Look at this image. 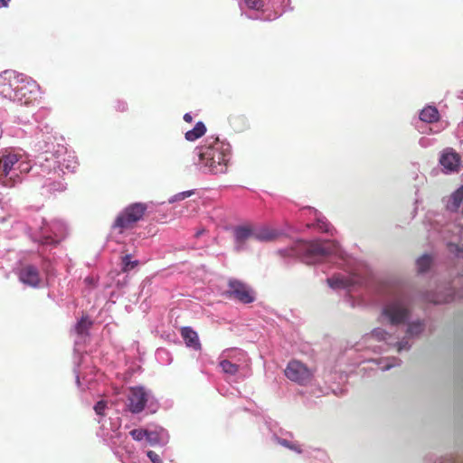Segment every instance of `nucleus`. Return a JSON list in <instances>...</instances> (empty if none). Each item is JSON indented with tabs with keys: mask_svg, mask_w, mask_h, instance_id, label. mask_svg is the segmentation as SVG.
I'll list each match as a JSON object with an SVG mask.
<instances>
[{
	"mask_svg": "<svg viewBox=\"0 0 463 463\" xmlns=\"http://www.w3.org/2000/svg\"><path fill=\"white\" fill-rule=\"evenodd\" d=\"M340 251L338 243L335 241H298L289 249L279 250L284 256H295L304 262L310 264L321 257L336 255Z\"/></svg>",
	"mask_w": 463,
	"mask_h": 463,
	"instance_id": "f257e3e1",
	"label": "nucleus"
},
{
	"mask_svg": "<svg viewBox=\"0 0 463 463\" xmlns=\"http://www.w3.org/2000/svg\"><path fill=\"white\" fill-rule=\"evenodd\" d=\"M199 160L214 174L222 173L230 160V146L219 137H209L199 148Z\"/></svg>",
	"mask_w": 463,
	"mask_h": 463,
	"instance_id": "f03ea898",
	"label": "nucleus"
},
{
	"mask_svg": "<svg viewBox=\"0 0 463 463\" xmlns=\"http://www.w3.org/2000/svg\"><path fill=\"white\" fill-rule=\"evenodd\" d=\"M147 205L144 203H134L127 206L115 219L112 228L122 233L125 230L132 229L137 222L143 219Z\"/></svg>",
	"mask_w": 463,
	"mask_h": 463,
	"instance_id": "7ed1b4c3",
	"label": "nucleus"
},
{
	"mask_svg": "<svg viewBox=\"0 0 463 463\" xmlns=\"http://www.w3.org/2000/svg\"><path fill=\"white\" fill-rule=\"evenodd\" d=\"M284 373L288 380L299 385L308 384L314 377V371L312 369L295 359L288 362Z\"/></svg>",
	"mask_w": 463,
	"mask_h": 463,
	"instance_id": "20e7f679",
	"label": "nucleus"
},
{
	"mask_svg": "<svg viewBox=\"0 0 463 463\" xmlns=\"http://www.w3.org/2000/svg\"><path fill=\"white\" fill-rule=\"evenodd\" d=\"M38 85L35 80L25 78L24 75H19V82L15 88V97L14 102L21 104H29L35 96V91Z\"/></svg>",
	"mask_w": 463,
	"mask_h": 463,
	"instance_id": "39448f33",
	"label": "nucleus"
},
{
	"mask_svg": "<svg viewBox=\"0 0 463 463\" xmlns=\"http://www.w3.org/2000/svg\"><path fill=\"white\" fill-rule=\"evenodd\" d=\"M226 295L243 304H250L255 300L254 293L245 283L238 279H230Z\"/></svg>",
	"mask_w": 463,
	"mask_h": 463,
	"instance_id": "423d86ee",
	"label": "nucleus"
},
{
	"mask_svg": "<svg viewBox=\"0 0 463 463\" xmlns=\"http://www.w3.org/2000/svg\"><path fill=\"white\" fill-rule=\"evenodd\" d=\"M148 400L145 388L135 386L129 388L128 394V409L131 413L137 414L144 411Z\"/></svg>",
	"mask_w": 463,
	"mask_h": 463,
	"instance_id": "0eeeda50",
	"label": "nucleus"
},
{
	"mask_svg": "<svg viewBox=\"0 0 463 463\" xmlns=\"http://www.w3.org/2000/svg\"><path fill=\"white\" fill-rule=\"evenodd\" d=\"M19 75L13 71H5L0 73V95L4 99L14 100L15 88L19 82Z\"/></svg>",
	"mask_w": 463,
	"mask_h": 463,
	"instance_id": "6e6552de",
	"label": "nucleus"
},
{
	"mask_svg": "<svg viewBox=\"0 0 463 463\" xmlns=\"http://www.w3.org/2000/svg\"><path fill=\"white\" fill-rule=\"evenodd\" d=\"M392 325H399L405 322L408 317L409 311L402 301L396 300L388 304L383 311Z\"/></svg>",
	"mask_w": 463,
	"mask_h": 463,
	"instance_id": "1a4fd4ad",
	"label": "nucleus"
},
{
	"mask_svg": "<svg viewBox=\"0 0 463 463\" xmlns=\"http://www.w3.org/2000/svg\"><path fill=\"white\" fill-rule=\"evenodd\" d=\"M439 164L447 172H458L459 170L460 156L452 148H447L439 157Z\"/></svg>",
	"mask_w": 463,
	"mask_h": 463,
	"instance_id": "9d476101",
	"label": "nucleus"
},
{
	"mask_svg": "<svg viewBox=\"0 0 463 463\" xmlns=\"http://www.w3.org/2000/svg\"><path fill=\"white\" fill-rule=\"evenodd\" d=\"M20 280L28 286L36 288L40 286L41 276L36 267L33 265H25L19 272Z\"/></svg>",
	"mask_w": 463,
	"mask_h": 463,
	"instance_id": "9b49d317",
	"label": "nucleus"
},
{
	"mask_svg": "<svg viewBox=\"0 0 463 463\" xmlns=\"http://www.w3.org/2000/svg\"><path fill=\"white\" fill-rule=\"evenodd\" d=\"M181 335L186 345L196 351L201 350L202 345L199 341L197 333L190 326L181 328Z\"/></svg>",
	"mask_w": 463,
	"mask_h": 463,
	"instance_id": "f8f14e48",
	"label": "nucleus"
},
{
	"mask_svg": "<svg viewBox=\"0 0 463 463\" xmlns=\"http://www.w3.org/2000/svg\"><path fill=\"white\" fill-rule=\"evenodd\" d=\"M463 202V184L453 192L446 201V208L452 212L457 213Z\"/></svg>",
	"mask_w": 463,
	"mask_h": 463,
	"instance_id": "ddd939ff",
	"label": "nucleus"
},
{
	"mask_svg": "<svg viewBox=\"0 0 463 463\" xmlns=\"http://www.w3.org/2000/svg\"><path fill=\"white\" fill-rule=\"evenodd\" d=\"M20 156L16 154H8L0 157V176H7L14 165L19 162Z\"/></svg>",
	"mask_w": 463,
	"mask_h": 463,
	"instance_id": "4468645a",
	"label": "nucleus"
},
{
	"mask_svg": "<svg viewBox=\"0 0 463 463\" xmlns=\"http://www.w3.org/2000/svg\"><path fill=\"white\" fill-rule=\"evenodd\" d=\"M232 350L228 349L222 353V355L225 358L220 361L219 365L224 373L229 375H235L239 372V365L229 361V358L233 357L232 355Z\"/></svg>",
	"mask_w": 463,
	"mask_h": 463,
	"instance_id": "2eb2a0df",
	"label": "nucleus"
},
{
	"mask_svg": "<svg viewBox=\"0 0 463 463\" xmlns=\"http://www.w3.org/2000/svg\"><path fill=\"white\" fill-rule=\"evenodd\" d=\"M234 236L238 248H241L248 240L254 239V230L248 226H239L234 230Z\"/></svg>",
	"mask_w": 463,
	"mask_h": 463,
	"instance_id": "dca6fc26",
	"label": "nucleus"
},
{
	"mask_svg": "<svg viewBox=\"0 0 463 463\" xmlns=\"http://www.w3.org/2000/svg\"><path fill=\"white\" fill-rule=\"evenodd\" d=\"M280 233L269 227H261L254 230V239L260 241H271L279 238Z\"/></svg>",
	"mask_w": 463,
	"mask_h": 463,
	"instance_id": "f3484780",
	"label": "nucleus"
},
{
	"mask_svg": "<svg viewBox=\"0 0 463 463\" xmlns=\"http://www.w3.org/2000/svg\"><path fill=\"white\" fill-rule=\"evenodd\" d=\"M420 119L427 123L437 122L439 119V110L435 107L428 106L420 111Z\"/></svg>",
	"mask_w": 463,
	"mask_h": 463,
	"instance_id": "a211bd4d",
	"label": "nucleus"
},
{
	"mask_svg": "<svg viewBox=\"0 0 463 463\" xmlns=\"http://www.w3.org/2000/svg\"><path fill=\"white\" fill-rule=\"evenodd\" d=\"M328 286L332 288H345L351 285L349 279L342 275H334L326 279Z\"/></svg>",
	"mask_w": 463,
	"mask_h": 463,
	"instance_id": "6ab92c4d",
	"label": "nucleus"
},
{
	"mask_svg": "<svg viewBox=\"0 0 463 463\" xmlns=\"http://www.w3.org/2000/svg\"><path fill=\"white\" fill-rule=\"evenodd\" d=\"M206 132V127L203 122H197L192 130L185 133V139L194 141L203 137Z\"/></svg>",
	"mask_w": 463,
	"mask_h": 463,
	"instance_id": "aec40b11",
	"label": "nucleus"
},
{
	"mask_svg": "<svg viewBox=\"0 0 463 463\" xmlns=\"http://www.w3.org/2000/svg\"><path fill=\"white\" fill-rule=\"evenodd\" d=\"M228 120L235 130L240 131L246 127V118L241 115H230Z\"/></svg>",
	"mask_w": 463,
	"mask_h": 463,
	"instance_id": "412c9836",
	"label": "nucleus"
},
{
	"mask_svg": "<svg viewBox=\"0 0 463 463\" xmlns=\"http://www.w3.org/2000/svg\"><path fill=\"white\" fill-rule=\"evenodd\" d=\"M121 263H122V268H121L122 272H128V271L132 270L133 269H135L139 264L138 260H131L130 254H127V255L123 256L121 259Z\"/></svg>",
	"mask_w": 463,
	"mask_h": 463,
	"instance_id": "4be33fe9",
	"label": "nucleus"
},
{
	"mask_svg": "<svg viewBox=\"0 0 463 463\" xmlns=\"http://www.w3.org/2000/svg\"><path fill=\"white\" fill-rule=\"evenodd\" d=\"M432 263V259L430 255H422L417 260V268L419 272L427 271Z\"/></svg>",
	"mask_w": 463,
	"mask_h": 463,
	"instance_id": "5701e85b",
	"label": "nucleus"
},
{
	"mask_svg": "<svg viewBox=\"0 0 463 463\" xmlns=\"http://www.w3.org/2000/svg\"><path fill=\"white\" fill-rule=\"evenodd\" d=\"M92 323L88 317H82L76 325V331L79 335H83L87 333Z\"/></svg>",
	"mask_w": 463,
	"mask_h": 463,
	"instance_id": "b1692460",
	"label": "nucleus"
},
{
	"mask_svg": "<svg viewBox=\"0 0 463 463\" xmlns=\"http://www.w3.org/2000/svg\"><path fill=\"white\" fill-rule=\"evenodd\" d=\"M278 442L279 444H280L281 446L285 447V448H288L291 450H294L298 453H301L302 452V449H300V447L297 444H293L291 443L290 441L285 439H278Z\"/></svg>",
	"mask_w": 463,
	"mask_h": 463,
	"instance_id": "393cba45",
	"label": "nucleus"
},
{
	"mask_svg": "<svg viewBox=\"0 0 463 463\" xmlns=\"http://www.w3.org/2000/svg\"><path fill=\"white\" fill-rule=\"evenodd\" d=\"M129 434L133 438V439L140 441L144 438H146V434H147V430L134 429L129 432Z\"/></svg>",
	"mask_w": 463,
	"mask_h": 463,
	"instance_id": "a878e982",
	"label": "nucleus"
},
{
	"mask_svg": "<svg viewBox=\"0 0 463 463\" xmlns=\"http://www.w3.org/2000/svg\"><path fill=\"white\" fill-rule=\"evenodd\" d=\"M194 194L193 190L178 193L169 199V203H175L177 201L184 200Z\"/></svg>",
	"mask_w": 463,
	"mask_h": 463,
	"instance_id": "bb28decb",
	"label": "nucleus"
},
{
	"mask_svg": "<svg viewBox=\"0 0 463 463\" xmlns=\"http://www.w3.org/2000/svg\"><path fill=\"white\" fill-rule=\"evenodd\" d=\"M448 249L450 253H453L456 258L463 260V249L455 243H449Z\"/></svg>",
	"mask_w": 463,
	"mask_h": 463,
	"instance_id": "cd10ccee",
	"label": "nucleus"
},
{
	"mask_svg": "<svg viewBox=\"0 0 463 463\" xmlns=\"http://www.w3.org/2000/svg\"><path fill=\"white\" fill-rule=\"evenodd\" d=\"M423 330V325L420 322L411 323L408 326V334L418 335Z\"/></svg>",
	"mask_w": 463,
	"mask_h": 463,
	"instance_id": "c85d7f7f",
	"label": "nucleus"
},
{
	"mask_svg": "<svg viewBox=\"0 0 463 463\" xmlns=\"http://www.w3.org/2000/svg\"><path fill=\"white\" fill-rule=\"evenodd\" d=\"M107 409V402L99 401L94 406L95 412L99 416L105 415V411Z\"/></svg>",
	"mask_w": 463,
	"mask_h": 463,
	"instance_id": "c756f323",
	"label": "nucleus"
},
{
	"mask_svg": "<svg viewBox=\"0 0 463 463\" xmlns=\"http://www.w3.org/2000/svg\"><path fill=\"white\" fill-rule=\"evenodd\" d=\"M146 439L151 445H156L159 442L158 433L156 431L147 430V434H146Z\"/></svg>",
	"mask_w": 463,
	"mask_h": 463,
	"instance_id": "7c9ffc66",
	"label": "nucleus"
},
{
	"mask_svg": "<svg viewBox=\"0 0 463 463\" xmlns=\"http://www.w3.org/2000/svg\"><path fill=\"white\" fill-rule=\"evenodd\" d=\"M249 8L259 10L263 6L262 0H244Z\"/></svg>",
	"mask_w": 463,
	"mask_h": 463,
	"instance_id": "2f4dec72",
	"label": "nucleus"
},
{
	"mask_svg": "<svg viewBox=\"0 0 463 463\" xmlns=\"http://www.w3.org/2000/svg\"><path fill=\"white\" fill-rule=\"evenodd\" d=\"M317 227L322 232H330V224L325 220L318 219Z\"/></svg>",
	"mask_w": 463,
	"mask_h": 463,
	"instance_id": "473e14b6",
	"label": "nucleus"
},
{
	"mask_svg": "<svg viewBox=\"0 0 463 463\" xmlns=\"http://www.w3.org/2000/svg\"><path fill=\"white\" fill-rule=\"evenodd\" d=\"M147 457L153 463H163L160 456L153 450H149L146 453Z\"/></svg>",
	"mask_w": 463,
	"mask_h": 463,
	"instance_id": "72a5a7b5",
	"label": "nucleus"
},
{
	"mask_svg": "<svg viewBox=\"0 0 463 463\" xmlns=\"http://www.w3.org/2000/svg\"><path fill=\"white\" fill-rule=\"evenodd\" d=\"M21 173H28L30 171V166L27 164L20 163L18 166Z\"/></svg>",
	"mask_w": 463,
	"mask_h": 463,
	"instance_id": "f704fd0d",
	"label": "nucleus"
},
{
	"mask_svg": "<svg viewBox=\"0 0 463 463\" xmlns=\"http://www.w3.org/2000/svg\"><path fill=\"white\" fill-rule=\"evenodd\" d=\"M184 120L185 122L191 123V122L193 121V117L191 116V114H189V113H185V114L184 115Z\"/></svg>",
	"mask_w": 463,
	"mask_h": 463,
	"instance_id": "c9c22d12",
	"label": "nucleus"
},
{
	"mask_svg": "<svg viewBox=\"0 0 463 463\" xmlns=\"http://www.w3.org/2000/svg\"><path fill=\"white\" fill-rule=\"evenodd\" d=\"M11 0H0V8L7 7Z\"/></svg>",
	"mask_w": 463,
	"mask_h": 463,
	"instance_id": "e433bc0d",
	"label": "nucleus"
},
{
	"mask_svg": "<svg viewBox=\"0 0 463 463\" xmlns=\"http://www.w3.org/2000/svg\"><path fill=\"white\" fill-rule=\"evenodd\" d=\"M52 241H52L51 238L46 237V238L44 239V241H43V243H45V244H49V243H52Z\"/></svg>",
	"mask_w": 463,
	"mask_h": 463,
	"instance_id": "4c0bfd02",
	"label": "nucleus"
},
{
	"mask_svg": "<svg viewBox=\"0 0 463 463\" xmlns=\"http://www.w3.org/2000/svg\"><path fill=\"white\" fill-rule=\"evenodd\" d=\"M85 281L88 282V283H92V279L90 278H86L85 279Z\"/></svg>",
	"mask_w": 463,
	"mask_h": 463,
	"instance_id": "58836bf2",
	"label": "nucleus"
}]
</instances>
